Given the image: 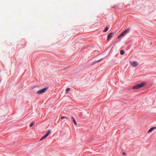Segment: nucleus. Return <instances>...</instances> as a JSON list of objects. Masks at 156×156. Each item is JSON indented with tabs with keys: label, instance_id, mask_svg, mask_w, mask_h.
Segmentation results:
<instances>
[{
	"label": "nucleus",
	"instance_id": "obj_1",
	"mask_svg": "<svg viewBox=\"0 0 156 156\" xmlns=\"http://www.w3.org/2000/svg\"><path fill=\"white\" fill-rule=\"evenodd\" d=\"M145 85V83H142L135 86L133 87L132 88L134 89H139L144 86Z\"/></svg>",
	"mask_w": 156,
	"mask_h": 156
},
{
	"label": "nucleus",
	"instance_id": "obj_2",
	"mask_svg": "<svg viewBox=\"0 0 156 156\" xmlns=\"http://www.w3.org/2000/svg\"><path fill=\"white\" fill-rule=\"evenodd\" d=\"M47 89V88H44L42 89L39 90L37 92V94H41L44 93Z\"/></svg>",
	"mask_w": 156,
	"mask_h": 156
},
{
	"label": "nucleus",
	"instance_id": "obj_3",
	"mask_svg": "<svg viewBox=\"0 0 156 156\" xmlns=\"http://www.w3.org/2000/svg\"><path fill=\"white\" fill-rule=\"evenodd\" d=\"M130 63L132 67H135L138 65V62L136 61H134L133 62H130Z\"/></svg>",
	"mask_w": 156,
	"mask_h": 156
},
{
	"label": "nucleus",
	"instance_id": "obj_4",
	"mask_svg": "<svg viewBox=\"0 0 156 156\" xmlns=\"http://www.w3.org/2000/svg\"><path fill=\"white\" fill-rule=\"evenodd\" d=\"M51 132V130H49L46 133V134L44 135L40 139V140H41L46 138L49 134Z\"/></svg>",
	"mask_w": 156,
	"mask_h": 156
},
{
	"label": "nucleus",
	"instance_id": "obj_5",
	"mask_svg": "<svg viewBox=\"0 0 156 156\" xmlns=\"http://www.w3.org/2000/svg\"><path fill=\"white\" fill-rule=\"evenodd\" d=\"M113 33H109L108 35L107 40H109L112 36V34Z\"/></svg>",
	"mask_w": 156,
	"mask_h": 156
},
{
	"label": "nucleus",
	"instance_id": "obj_6",
	"mask_svg": "<svg viewBox=\"0 0 156 156\" xmlns=\"http://www.w3.org/2000/svg\"><path fill=\"white\" fill-rule=\"evenodd\" d=\"M156 128V127H153L151 128L148 131V133H149L151 131H152L153 130H154V129H155Z\"/></svg>",
	"mask_w": 156,
	"mask_h": 156
},
{
	"label": "nucleus",
	"instance_id": "obj_7",
	"mask_svg": "<svg viewBox=\"0 0 156 156\" xmlns=\"http://www.w3.org/2000/svg\"><path fill=\"white\" fill-rule=\"evenodd\" d=\"M71 118L73 119V122L74 124L76 126L77 125V123L76 122V121L75 120V119L74 118L73 116H72V117H71Z\"/></svg>",
	"mask_w": 156,
	"mask_h": 156
},
{
	"label": "nucleus",
	"instance_id": "obj_8",
	"mask_svg": "<svg viewBox=\"0 0 156 156\" xmlns=\"http://www.w3.org/2000/svg\"><path fill=\"white\" fill-rule=\"evenodd\" d=\"M124 35L122 33L118 37L117 39H119L122 37H123Z\"/></svg>",
	"mask_w": 156,
	"mask_h": 156
},
{
	"label": "nucleus",
	"instance_id": "obj_9",
	"mask_svg": "<svg viewBox=\"0 0 156 156\" xmlns=\"http://www.w3.org/2000/svg\"><path fill=\"white\" fill-rule=\"evenodd\" d=\"M124 53H125V51L123 50H122L120 51V54L121 55H123L124 54Z\"/></svg>",
	"mask_w": 156,
	"mask_h": 156
},
{
	"label": "nucleus",
	"instance_id": "obj_10",
	"mask_svg": "<svg viewBox=\"0 0 156 156\" xmlns=\"http://www.w3.org/2000/svg\"><path fill=\"white\" fill-rule=\"evenodd\" d=\"M108 30V28L107 27H106V28L104 30H103V32H105L107 31Z\"/></svg>",
	"mask_w": 156,
	"mask_h": 156
},
{
	"label": "nucleus",
	"instance_id": "obj_11",
	"mask_svg": "<svg viewBox=\"0 0 156 156\" xmlns=\"http://www.w3.org/2000/svg\"><path fill=\"white\" fill-rule=\"evenodd\" d=\"M128 29H126L122 33L124 35L128 30Z\"/></svg>",
	"mask_w": 156,
	"mask_h": 156
},
{
	"label": "nucleus",
	"instance_id": "obj_12",
	"mask_svg": "<svg viewBox=\"0 0 156 156\" xmlns=\"http://www.w3.org/2000/svg\"><path fill=\"white\" fill-rule=\"evenodd\" d=\"M65 118L67 119L68 118L67 117L64 116H62L61 117V119H65Z\"/></svg>",
	"mask_w": 156,
	"mask_h": 156
},
{
	"label": "nucleus",
	"instance_id": "obj_13",
	"mask_svg": "<svg viewBox=\"0 0 156 156\" xmlns=\"http://www.w3.org/2000/svg\"><path fill=\"white\" fill-rule=\"evenodd\" d=\"M70 90V88H66V94H67L68 93V91Z\"/></svg>",
	"mask_w": 156,
	"mask_h": 156
},
{
	"label": "nucleus",
	"instance_id": "obj_14",
	"mask_svg": "<svg viewBox=\"0 0 156 156\" xmlns=\"http://www.w3.org/2000/svg\"><path fill=\"white\" fill-rule=\"evenodd\" d=\"M34 122H32V123L30 125V127H32V126H33V125H34Z\"/></svg>",
	"mask_w": 156,
	"mask_h": 156
},
{
	"label": "nucleus",
	"instance_id": "obj_15",
	"mask_svg": "<svg viewBox=\"0 0 156 156\" xmlns=\"http://www.w3.org/2000/svg\"><path fill=\"white\" fill-rule=\"evenodd\" d=\"M102 59H100V60H99L97 61V62H99V61L101 60H102Z\"/></svg>",
	"mask_w": 156,
	"mask_h": 156
},
{
	"label": "nucleus",
	"instance_id": "obj_16",
	"mask_svg": "<svg viewBox=\"0 0 156 156\" xmlns=\"http://www.w3.org/2000/svg\"><path fill=\"white\" fill-rule=\"evenodd\" d=\"M123 154H125V152H124L123 153Z\"/></svg>",
	"mask_w": 156,
	"mask_h": 156
}]
</instances>
